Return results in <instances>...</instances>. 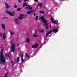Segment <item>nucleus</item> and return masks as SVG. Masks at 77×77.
Listing matches in <instances>:
<instances>
[{
	"label": "nucleus",
	"instance_id": "f257e3e1",
	"mask_svg": "<svg viewBox=\"0 0 77 77\" xmlns=\"http://www.w3.org/2000/svg\"><path fill=\"white\" fill-rule=\"evenodd\" d=\"M0 48L1 49V51L0 53V64L1 65H4L5 63V59L3 54V49L2 47H0Z\"/></svg>",
	"mask_w": 77,
	"mask_h": 77
},
{
	"label": "nucleus",
	"instance_id": "f03ea898",
	"mask_svg": "<svg viewBox=\"0 0 77 77\" xmlns=\"http://www.w3.org/2000/svg\"><path fill=\"white\" fill-rule=\"evenodd\" d=\"M40 19H41V20L42 21V22L45 24L44 27L46 28V29H48V25L47 24V20H45V18H44V16H42L40 17Z\"/></svg>",
	"mask_w": 77,
	"mask_h": 77
},
{
	"label": "nucleus",
	"instance_id": "7ed1b4c3",
	"mask_svg": "<svg viewBox=\"0 0 77 77\" xmlns=\"http://www.w3.org/2000/svg\"><path fill=\"white\" fill-rule=\"evenodd\" d=\"M27 17V15H24L23 14H21L20 15L19 17V20H22V19H23V18H26Z\"/></svg>",
	"mask_w": 77,
	"mask_h": 77
},
{
	"label": "nucleus",
	"instance_id": "20e7f679",
	"mask_svg": "<svg viewBox=\"0 0 77 77\" xmlns=\"http://www.w3.org/2000/svg\"><path fill=\"white\" fill-rule=\"evenodd\" d=\"M6 14H8V15H10V16H14L15 15V13L14 12H11L8 10H7V11H6Z\"/></svg>",
	"mask_w": 77,
	"mask_h": 77
},
{
	"label": "nucleus",
	"instance_id": "39448f33",
	"mask_svg": "<svg viewBox=\"0 0 77 77\" xmlns=\"http://www.w3.org/2000/svg\"><path fill=\"white\" fill-rule=\"evenodd\" d=\"M11 51L12 52H15V43H13L12 45L11 48Z\"/></svg>",
	"mask_w": 77,
	"mask_h": 77
},
{
	"label": "nucleus",
	"instance_id": "423d86ee",
	"mask_svg": "<svg viewBox=\"0 0 77 77\" xmlns=\"http://www.w3.org/2000/svg\"><path fill=\"white\" fill-rule=\"evenodd\" d=\"M1 27L3 30H5V27H6V25L5 24H1Z\"/></svg>",
	"mask_w": 77,
	"mask_h": 77
},
{
	"label": "nucleus",
	"instance_id": "0eeeda50",
	"mask_svg": "<svg viewBox=\"0 0 77 77\" xmlns=\"http://www.w3.org/2000/svg\"><path fill=\"white\" fill-rule=\"evenodd\" d=\"M14 21L15 24H17V25H19V24H20V23L18 22V19H15L14 20Z\"/></svg>",
	"mask_w": 77,
	"mask_h": 77
},
{
	"label": "nucleus",
	"instance_id": "6e6552de",
	"mask_svg": "<svg viewBox=\"0 0 77 77\" xmlns=\"http://www.w3.org/2000/svg\"><path fill=\"white\" fill-rule=\"evenodd\" d=\"M33 12H34V11H28L26 12L27 14L28 15H30L31 14H32Z\"/></svg>",
	"mask_w": 77,
	"mask_h": 77
},
{
	"label": "nucleus",
	"instance_id": "1a4fd4ad",
	"mask_svg": "<svg viewBox=\"0 0 77 77\" xmlns=\"http://www.w3.org/2000/svg\"><path fill=\"white\" fill-rule=\"evenodd\" d=\"M52 32H53V30H51L49 32H48L46 34V35L45 37H47V36L48 35H49V34H50Z\"/></svg>",
	"mask_w": 77,
	"mask_h": 77
},
{
	"label": "nucleus",
	"instance_id": "9d476101",
	"mask_svg": "<svg viewBox=\"0 0 77 77\" xmlns=\"http://www.w3.org/2000/svg\"><path fill=\"white\" fill-rule=\"evenodd\" d=\"M58 29H57L55 28L53 29V32L54 33H57V32H58Z\"/></svg>",
	"mask_w": 77,
	"mask_h": 77
},
{
	"label": "nucleus",
	"instance_id": "9b49d317",
	"mask_svg": "<svg viewBox=\"0 0 77 77\" xmlns=\"http://www.w3.org/2000/svg\"><path fill=\"white\" fill-rule=\"evenodd\" d=\"M38 46V44H35L32 45V48H36Z\"/></svg>",
	"mask_w": 77,
	"mask_h": 77
},
{
	"label": "nucleus",
	"instance_id": "f8f14e48",
	"mask_svg": "<svg viewBox=\"0 0 77 77\" xmlns=\"http://www.w3.org/2000/svg\"><path fill=\"white\" fill-rule=\"evenodd\" d=\"M11 36H13L14 35V32L13 31H11L9 32Z\"/></svg>",
	"mask_w": 77,
	"mask_h": 77
},
{
	"label": "nucleus",
	"instance_id": "ddd939ff",
	"mask_svg": "<svg viewBox=\"0 0 77 77\" xmlns=\"http://www.w3.org/2000/svg\"><path fill=\"white\" fill-rule=\"evenodd\" d=\"M23 6L24 7V6H28V7H30V6L27 5V3L26 2L24 3Z\"/></svg>",
	"mask_w": 77,
	"mask_h": 77
},
{
	"label": "nucleus",
	"instance_id": "4468645a",
	"mask_svg": "<svg viewBox=\"0 0 77 77\" xmlns=\"http://www.w3.org/2000/svg\"><path fill=\"white\" fill-rule=\"evenodd\" d=\"M3 38L4 39H6V33H4L3 34Z\"/></svg>",
	"mask_w": 77,
	"mask_h": 77
},
{
	"label": "nucleus",
	"instance_id": "2eb2a0df",
	"mask_svg": "<svg viewBox=\"0 0 77 77\" xmlns=\"http://www.w3.org/2000/svg\"><path fill=\"white\" fill-rule=\"evenodd\" d=\"M26 41L28 43H29L30 42V38H28L26 39Z\"/></svg>",
	"mask_w": 77,
	"mask_h": 77
},
{
	"label": "nucleus",
	"instance_id": "dca6fc26",
	"mask_svg": "<svg viewBox=\"0 0 77 77\" xmlns=\"http://www.w3.org/2000/svg\"><path fill=\"white\" fill-rule=\"evenodd\" d=\"M5 5L6 6V8H7V9L8 8L9 6L8 5V4H7V3H5Z\"/></svg>",
	"mask_w": 77,
	"mask_h": 77
},
{
	"label": "nucleus",
	"instance_id": "f3484780",
	"mask_svg": "<svg viewBox=\"0 0 77 77\" xmlns=\"http://www.w3.org/2000/svg\"><path fill=\"white\" fill-rule=\"evenodd\" d=\"M21 61L22 62H25V60H24L23 57H22L21 59Z\"/></svg>",
	"mask_w": 77,
	"mask_h": 77
},
{
	"label": "nucleus",
	"instance_id": "a211bd4d",
	"mask_svg": "<svg viewBox=\"0 0 77 77\" xmlns=\"http://www.w3.org/2000/svg\"><path fill=\"white\" fill-rule=\"evenodd\" d=\"M25 56H26V57H27V58H29V57H30V56H29V55H28V54H26Z\"/></svg>",
	"mask_w": 77,
	"mask_h": 77
},
{
	"label": "nucleus",
	"instance_id": "6ab92c4d",
	"mask_svg": "<svg viewBox=\"0 0 77 77\" xmlns=\"http://www.w3.org/2000/svg\"><path fill=\"white\" fill-rule=\"evenodd\" d=\"M42 4L41 3H40L38 5H37V6H40V7H41L42 6Z\"/></svg>",
	"mask_w": 77,
	"mask_h": 77
},
{
	"label": "nucleus",
	"instance_id": "aec40b11",
	"mask_svg": "<svg viewBox=\"0 0 77 77\" xmlns=\"http://www.w3.org/2000/svg\"><path fill=\"white\" fill-rule=\"evenodd\" d=\"M5 55L6 57H9V54H5Z\"/></svg>",
	"mask_w": 77,
	"mask_h": 77
},
{
	"label": "nucleus",
	"instance_id": "412c9836",
	"mask_svg": "<svg viewBox=\"0 0 77 77\" xmlns=\"http://www.w3.org/2000/svg\"><path fill=\"white\" fill-rule=\"evenodd\" d=\"M8 75V73H6L5 74V76L4 77H8L7 75Z\"/></svg>",
	"mask_w": 77,
	"mask_h": 77
},
{
	"label": "nucleus",
	"instance_id": "4be33fe9",
	"mask_svg": "<svg viewBox=\"0 0 77 77\" xmlns=\"http://www.w3.org/2000/svg\"><path fill=\"white\" fill-rule=\"evenodd\" d=\"M38 35H33V37H38Z\"/></svg>",
	"mask_w": 77,
	"mask_h": 77
},
{
	"label": "nucleus",
	"instance_id": "5701e85b",
	"mask_svg": "<svg viewBox=\"0 0 77 77\" xmlns=\"http://www.w3.org/2000/svg\"><path fill=\"white\" fill-rule=\"evenodd\" d=\"M39 16H37L35 18V19L36 20H37L38 18V17Z\"/></svg>",
	"mask_w": 77,
	"mask_h": 77
},
{
	"label": "nucleus",
	"instance_id": "b1692460",
	"mask_svg": "<svg viewBox=\"0 0 77 77\" xmlns=\"http://www.w3.org/2000/svg\"><path fill=\"white\" fill-rule=\"evenodd\" d=\"M32 9V7H28V10H29L30 9Z\"/></svg>",
	"mask_w": 77,
	"mask_h": 77
},
{
	"label": "nucleus",
	"instance_id": "393cba45",
	"mask_svg": "<svg viewBox=\"0 0 77 77\" xmlns=\"http://www.w3.org/2000/svg\"><path fill=\"white\" fill-rule=\"evenodd\" d=\"M40 14H44V11H40Z\"/></svg>",
	"mask_w": 77,
	"mask_h": 77
},
{
	"label": "nucleus",
	"instance_id": "a878e982",
	"mask_svg": "<svg viewBox=\"0 0 77 77\" xmlns=\"http://www.w3.org/2000/svg\"><path fill=\"white\" fill-rule=\"evenodd\" d=\"M51 20L52 22L53 21H54V18H53V17H52L51 18Z\"/></svg>",
	"mask_w": 77,
	"mask_h": 77
},
{
	"label": "nucleus",
	"instance_id": "bb28decb",
	"mask_svg": "<svg viewBox=\"0 0 77 77\" xmlns=\"http://www.w3.org/2000/svg\"><path fill=\"white\" fill-rule=\"evenodd\" d=\"M20 59V57H18L17 59V62H19V60Z\"/></svg>",
	"mask_w": 77,
	"mask_h": 77
},
{
	"label": "nucleus",
	"instance_id": "cd10ccee",
	"mask_svg": "<svg viewBox=\"0 0 77 77\" xmlns=\"http://www.w3.org/2000/svg\"><path fill=\"white\" fill-rule=\"evenodd\" d=\"M3 36V34H2V33H0V37H2Z\"/></svg>",
	"mask_w": 77,
	"mask_h": 77
},
{
	"label": "nucleus",
	"instance_id": "c85d7f7f",
	"mask_svg": "<svg viewBox=\"0 0 77 77\" xmlns=\"http://www.w3.org/2000/svg\"><path fill=\"white\" fill-rule=\"evenodd\" d=\"M18 1L19 3H21V2H21V0H18Z\"/></svg>",
	"mask_w": 77,
	"mask_h": 77
},
{
	"label": "nucleus",
	"instance_id": "c756f323",
	"mask_svg": "<svg viewBox=\"0 0 77 77\" xmlns=\"http://www.w3.org/2000/svg\"><path fill=\"white\" fill-rule=\"evenodd\" d=\"M20 10H21V8H18L17 9L18 11H20Z\"/></svg>",
	"mask_w": 77,
	"mask_h": 77
},
{
	"label": "nucleus",
	"instance_id": "7c9ffc66",
	"mask_svg": "<svg viewBox=\"0 0 77 77\" xmlns=\"http://www.w3.org/2000/svg\"><path fill=\"white\" fill-rule=\"evenodd\" d=\"M14 7L15 8H17V6L16 5H15L14 6Z\"/></svg>",
	"mask_w": 77,
	"mask_h": 77
},
{
	"label": "nucleus",
	"instance_id": "2f4dec72",
	"mask_svg": "<svg viewBox=\"0 0 77 77\" xmlns=\"http://www.w3.org/2000/svg\"><path fill=\"white\" fill-rule=\"evenodd\" d=\"M54 24H56V22L55 21H53L52 22Z\"/></svg>",
	"mask_w": 77,
	"mask_h": 77
},
{
	"label": "nucleus",
	"instance_id": "473e14b6",
	"mask_svg": "<svg viewBox=\"0 0 77 77\" xmlns=\"http://www.w3.org/2000/svg\"><path fill=\"white\" fill-rule=\"evenodd\" d=\"M20 56H21V58H22V57H23V55L22 54H20Z\"/></svg>",
	"mask_w": 77,
	"mask_h": 77
},
{
	"label": "nucleus",
	"instance_id": "72a5a7b5",
	"mask_svg": "<svg viewBox=\"0 0 77 77\" xmlns=\"http://www.w3.org/2000/svg\"><path fill=\"white\" fill-rule=\"evenodd\" d=\"M35 34H36V33H37V31H36V29L35 30Z\"/></svg>",
	"mask_w": 77,
	"mask_h": 77
},
{
	"label": "nucleus",
	"instance_id": "f704fd0d",
	"mask_svg": "<svg viewBox=\"0 0 77 77\" xmlns=\"http://www.w3.org/2000/svg\"><path fill=\"white\" fill-rule=\"evenodd\" d=\"M41 32H44V29H42L41 30Z\"/></svg>",
	"mask_w": 77,
	"mask_h": 77
},
{
	"label": "nucleus",
	"instance_id": "c9c22d12",
	"mask_svg": "<svg viewBox=\"0 0 77 77\" xmlns=\"http://www.w3.org/2000/svg\"><path fill=\"white\" fill-rule=\"evenodd\" d=\"M11 63L12 64V65H14V62L13 61H11Z\"/></svg>",
	"mask_w": 77,
	"mask_h": 77
},
{
	"label": "nucleus",
	"instance_id": "e433bc0d",
	"mask_svg": "<svg viewBox=\"0 0 77 77\" xmlns=\"http://www.w3.org/2000/svg\"><path fill=\"white\" fill-rule=\"evenodd\" d=\"M34 0L35 2H38V0Z\"/></svg>",
	"mask_w": 77,
	"mask_h": 77
},
{
	"label": "nucleus",
	"instance_id": "4c0bfd02",
	"mask_svg": "<svg viewBox=\"0 0 77 77\" xmlns=\"http://www.w3.org/2000/svg\"><path fill=\"white\" fill-rule=\"evenodd\" d=\"M33 55L34 56H35V55H36V52H35L34 53Z\"/></svg>",
	"mask_w": 77,
	"mask_h": 77
},
{
	"label": "nucleus",
	"instance_id": "58836bf2",
	"mask_svg": "<svg viewBox=\"0 0 77 77\" xmlns=\"http://www.w3.org/2000/svg\"><path fill=\"white\" fill-rule=\"evenodd\" d=\"M14 42V41L12 40L11 41V44H12V42Z\"/></svg>",
	"mask_w": 77,
	"mask_h": 77
},
{
	"label": "nucleus",
	"instance_id": "ea45409f",
	"mask_svg": "<svg viewBox=\"0 0 77 77\" xmlns=\"http://www.w3.org/2000/svg\"><path fill=\"white\" fill-rule=\"evenodd\" d=\"M34 16H35V15H36V14L35 13H34Z\"/></svg>",
	"mask_w": 77,
	"mask_h": 77
},
{
	"label": "nucleus",
	"instance_id": "a19ab883",
	"mask_svg": "<svg viewBox=\"0 0 77 77\" xmlns=\"http://www.w3.org/2000/svg\"><path fill=\"white\" fill-rule=\"evenodd\" d=\"M28 8H29V7H26L25 8V9H28Z\"/></svg>",
	"mask_w": 77,
	"mask_h": 77
},
{
	"label": "nucleus",
	"instance_id": "79ce46f5",
	"mask_svg": "<svg viewBox=\"0 0 77 77\" xmlns=\"http://www.w3.org/2000/svg\"><path fill=\"white\" fill-rule=\"evenodd\" d=\"M27 0H24V2H27Z\"/></svg>",
	"mask_w": 77,
	"mask_h": 77
},
{
	"label": "nucleus",
	"instance_id": "37998d69",
	"mask_svg": "<svg viewBox=\"0 0 77 77\" xmlns=\"http://www.w3.org/2000/svg\"><path fill=\"white\" fill-rule=\"evenodd\" d=\"M17 45H18V46H20V44H19V43H18V44H17Z\"/></svg>",
	"mask_w": 77,
	"mask_h": 77
},
{
	"label": "nucleus",
	"instance_id": "c03bdc74",
	"mask_svg": "<svg viewBox=\"0 0 77 77\" xmlns=\"http://www.w3.org/2000/svg\"><path fill=\"white\" fill-rule=\"evenodd\" d=\"M18 49H20V46H18Z\"/></svg>",
	"mask_w": 77,
	"mask_h": 77
},
{
	"label": "nucleus",
	"instance_id": "a18cd8bd",
	"mask_svg": "<svg viewBox=\"0 0 77 77\" xmlns=\"http://www.w3.org/2000/svg\"><path fill=\"white\" fill-rule=\"evenodd\" d=\"M60 0V1H61V2H62V1H63V0Z\"/></svg>",
	"mask_w": 77,
	"mask_h": 77
},
{
	"label": "nucleus",
	"instance_id": "49530a36",
	"mask_svg": "<svg viewBox=\"0 0 77 77\" xmlns=\"http://www.w3.org/2000/svg\"><path fill=\"white\" fill-rule=\"evenodd\" d=\"M29 54H31V53H29Z\"/></svg>",
	"mask_w": 77,
	"mask_h": 77
}]
</instances>
